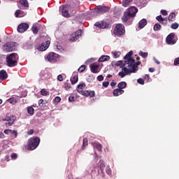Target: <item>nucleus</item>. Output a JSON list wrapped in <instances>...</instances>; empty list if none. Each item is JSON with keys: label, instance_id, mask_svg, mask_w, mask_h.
Here are the masks:
<instances>
[{"label": "nucleus", "instance_id": "f257e3e1", "mask_svg": "<svg viewBox=\"0 0 179 179\" xmlns=\"http://www.w3.org/2000/svg\"><path fill=\"white\" fill-rule=\"evenodd\" d=\"M134 52H129L124 57V67L122 69V71L118 73V76L120 78H125L127 75L130 73H135L138 71V66L141 65V62H135V60L132 59V55Z\"/></svg>", "mask_w": 179, "mask_h": 179}, {"label": "nucleus", "instance_id": "f03ea898", "mask_svg": "<svg viewBox=\"0 0 179 179\" xmlns=\"http://www.w3.org/2000/svg\"><path fill=\"white\" fill-rule=\"evenodd\" d=\"M138 13V8L135 6L129 8L125 12L122 17V22H127L130 17H135Z\"/></svg>", "mask_w": 179, "mask_h": 179}, {"label": "nucleus", "instance_id": "7ed1b4c3", "mask_svg": "<svg viewBox=\"0 0 179 179\" xmlns=\"http://www.w3.org/2000/svg\"><path fill=\"white\" fill-rule=\"evenodd\" d=\"M17 59L19 57L16 53H12L6 58L7 65L8 66H16L17 65Z\"/></svg>", "mask_w": 179, "mask_h": 179}, {"label": "nucleus", "instance_id": "20e7f679", "mask_svg": "<svg viewBox=\"0 0 179 179\" xmlns=\"http://www.w3.org/2000/svg\"><path fill=\"white\" fill-rule=\"evenodd\" d=\"M40 145V138L32 137L28 140V150H34Z\"/></svg>", "mask_w": 179, "mask_h": 179}, {"label": "nucleus", "instance_id": "39448f33", "mask_svg": "<svg viewBox=\"0 0 179 179\" xmlns=\"http://www.w3.org/2000/svg\"><path fill=\"white\" fill-rule=\"evenodd\" d=\"M16 43L15 42H8L3 45V50L6 52H10V51H15L16 50Z\"/></svg>", "mask_w": 179, "mask_h": 179}, {"label": "nucleus", "instance_id": "423d86ee", "mask_svg": "<svg viewBox=\"0 0 179 179\" xmlns=\"http://www.w3.org/2000/svg\"><path fill=\"white\" fill-rule=\"evenodd\" d=\"M125 33V29L122 24H117L114 29V34L116 36H122Z\"/></svg>", "mask_w": 179, "mask_h": 179}, {"label": "nucleus", "instance_id": "0eeeda50", "mask_svg": "<svg viewBox=\"0 0 179 179\" xmlns=\"http://www.w3.org/2000/svg\"><path fill=\"white\" fill-rule=\"evenodd\" d=\"M174 33H171L168 36L166 37V44L169 45H174L176 43H177V39H176Z\"/></svg>", "mask_w": 179, "mask_h": 179}, {"label": "nucleus", "instance_id": "6e6552de", "mask_svg": "<svg viewBox=\"0 0 179 179\" xmlns=\"http://www.w3.org/2000/svg\"><path fill=\"white\" fill-rule=\"evenodd\" d=\"M46 61L48 62H55L57 59H58V54L50 52L45 57Z\"/></svg>", "mask_w": 179, "mask_h": 179}, {"label": "nucleus", "instance_id": "1a4fd4ad", "mask_svg": "<svg viewBox=\"0 0 179 179\" xmlns=\"http://www.w3.org/2000/svg\"><path fill=\"white\" fill-rule=\"evenodd\" d=\"M108 7L98 6L95 8L94 12L96 15H101V13H106V12H108Z\"/></svg>", "mask_w": 179, "mask_h": 179}, {"label": "nucleus", "instance_id": "9d476101", "mask_svg": "<svg viewBox=\"0 0 179 179\" xmlns=\"http://www.w3.org/2000/svg\"><path fill=\"white\" fill-rule=\"evenodd\" d=\"M15 120H16L15 116H6L4 119H3V121H6V127H10L15 122Z\"/></svg>", "mask_w": 179, "mask_h": 179}, {"label": "nucleus", "instance_id": "9b49d317", "mask_svg": "<svg viewBox=\"0 0 179 179\" xmlns=\"http://www.w3.org/2000/svg\"><path fill=\"white\" fill-rule=\"evenodd\" d=\"M71 9V6L66 4L62 6V14L64 17H69L71 15L69 13V10Z\"/></svg>", "mask_w": 179, "mask_h": 179}, {"label": "nucleus", "instance_id": "f8f14e48", "mask_svg": "<svg viewBox=\"0 0 179 179\" xmlns=\"http://www.w3.org/2000/svg\"><path fill=\"white\" fill-rule=\"evenodd\" d=\"M80 36H82V31L80 29H78L74 34L71 35L70 41H76V40H78V38H79Z\"/></svg>", "mask_w": 179, "mask_h": 179}, {"label": "nucleus", "instance_id": "ddd939ff", "mask_svg": "<svg viewBox=\"0 0 179 179\" xmlns=\"http://www.w3.org/2000/svg\"><path fill=\"white\" fill-rule=\"evenodd\" d=\"M29 29V24L27 23H21L17 27L18 33H24Z\"/></svg>", "mask_w": 179, "mask_h": 179}, {"label": "nucleus", "instance_id": "4468645a", "mask_svg": "<svg viewBox=\"0 0 179 179\" xmlns=\"http://www.w3.org/2000/svg\"><path fill=\"white\" fill-rule=\"evenodd\" d=\"M50 41H47L45 43H43L38 48V51H45V50L50 47Z\"/></svg>", "mask_w": 179, "mask_h": 179}, {"label": "nucleus", "instance_id": "2eb2a0df", "mask_svg": "<svg viewBox=\"0 0 179 179\" xmlns=\"http://www.w3.org/2000/svg\"><path fill=\"white\" fill-rule=\"evenodd\" d=\"M99 64L94 63L90 65L91 71L93 73H99Z\"/></svg>", "mask_w": 179, "mask_h": 179}, {"label": "nucleus", "instance_id": "dca6fc26", "mask_svg": "<svg viewBox=\"0 0 179 179\" xmlns=\"http://www.w3.org/2000/svg\"><path fill=\"white\" fill-rule=\"evenodd\" d=\"M4 134L6 135H14V138L17 137V131L12 129H6L4 130Z\"/></svg>", "mask_w": 179, "mask_h": 179}, {"label": "nucleus", "instance_id": "f3484780", "mask_svg": "<svg viewBox=\"0 0 179 179\" xmlns=\"http://www.w3.org/2000/svg\"><path fill=\"white\" fill-rule=\"evenodd\" d=\"M15 17H23V16H26V13L21 10H17L15 13Z\"/></svg>", "mask_w": 179, "mask_h": 179}, {"label": "nucleus", "instance_id": "a211bd4d", "mask_svg": "<svg viewBox=\"0 0 179 179\" xmlns=\"http://www.w3.org/2000/svg\"><path fill=\"white\" fill-rule=\"evenodd\" d=\"M124 94V90L115 89L113 90V96L115 97L118 96H121V94Z\"/></svg>", "mask_w": 179, "mask_h": 179}, {"label": "nucleus", "instance_id": "6ab92c4d", "mask_svg": "<svg viewBox=\"0 0 179 179\" xmlns=\"http://www.w3.org/2000/svg\"><path fill=\"white\" fill-rule=\"evenodd\" d=\"M148 24V20L146 19L141 20L138 23V27L139 29H143L145 26Z\"/></svg>", "mask_w": 179, "mask_h": 179}, {"label": "nucleus", "instance_id": "aec40b11", "mask_svg": "<svg viewBox=\"0 0 179 179\" xmlns=\"http://www.w3.org/2000/svg\"><path fill=\"white\" fill-rule=\"evenodd\" d=\"M8 78V73L4 70L0 71V79L1 80H5Z\"/></svg>", "mask_w": 179, "mask_h": 179}, {"label": "nucleus", "instance_id": "412c9836", "mask_svg": "<svg viewBox=\"0 0 179 179\" xmlns=\"http://www.w3.org/2000/svg\"><path fill=\"white\" fill-rule=\"evenodd\" d=\"M17 5L18 8H20V5H22L24 8H29V2H27V0H20V4Z\"/></svg>", "mask_w": 179, "mask_h": 179}, {"label": "nucleus", "instance_id": "4be33fe9", "mask_svg": "<svg viewBox=\"0 0 179 179\" xmlns=\"http://www.w3.org/2000/svg\"><path fill=\"white\" fill-rule=\"evenodd\" d=\"M85 87H86V84L83 83L78 85L77 87V92H78L79 93H81L82 92H83V89H85Z\"/></svg>", "mask_w": 179, "mask_h": 179}, {"label": "nucleus", "instance_id": "5701e85b", "mask_svg": "<svg viewBox=\"0 0 179 179\" xmlns=\"http://www.w3.org/2000/svg\"><path fill=\"white\" fill-rule=\"evenodd\" d=\"M38 27H40V24H34L32 26L31 30L34 34H37V33H38Z\"/></svg>", "mask_w": 179, "mask_h": 179}, {"label": "nucleus", "instance_id": "b1692460", "mask_svg": "<svg viewBox=\"0 0 179 179\" xmlns=\"http://www.w3.org/2000/svg\"><path fill=\"white\" fill-rule=\"evenodd\" d=\"M156 19L157 20H158V22H160L161 23H162V24H166L167 23V20L163 18L162 15L157 16Z\"/></svg>", "mask_w": 179, "mask_h": 179}, {"label": "nucleus", "instance_id": "393cba45", "mask_svg": "<svg viewBox=\"0 0 179 179\" xmlns=\"http://www.w3.org/2000/svg\"><path fill=\"white\" fill-rule=\"evenodd\" d=\"M109 60H110V56H108V55H103V56H101L99 59V62H104L105 61H109Z\"/></svg>", "mask_w": 179, "mask_h": 179}, {"label": "nucleus", "instance_id": "a878e982", "mask_svg": "<svg viewBox=\"0 0 179 179\" xmlns=\"http://www.w3.org/2000/svg\"><path fill=\"white\" fill-rule=\"evenodd\" d=\"M117 87H118V89H120V90H122V89H125L127 87V83L124 81H122L118 83Z\"/></svg>", "mask_w": 179, "mask_h": 179}, {"label": "nucleus", "instance_id": "bb28decb", "mask_svg": "<svg viewBox=\"0 0 179 179\" xmlns=\"http://www.w3.org/2000/svg\"><path fill=\"white\" fill-rule=\"evenodd\" d=\"M169 22H174L176 20V13H171L168 17Z\"/></svg>", "mask_w": 179, "mask_h": 179}, {"label": "nucleus", "instance_id": "cd10ccee", "mask_svg": "<svg viewBox=\"0 0 179 179\" xmlns=\"http://www.w3.org/2000/svg\"><path fill=\"white\" fill-rule=\"evenodd\" d=\"M113 58H120L121 57V52L120 51H113L112 52Z\"/></svg>", "mask_w": 179, "mask_h": 179}, {"label": "nucleus", "instance_id": "c85d7f7f", "mask_svg": "<svg viewBox=\"0 0 179 179\" xmlns=\"http://www.w3.org/2000/svg\"><path fill=\"white\" fill-rule=\"evenodd\" d=\"M8 103L10 104H16L17 103V97H12L7 100Z\"/></svg>", "mask_w": 179, "mask_h": 179}, {"label": "nucleus", "instance_id": "c756f323", "mask_svg": "<svg viewBox=\"0 0 179 179\" xmlns=\"http://www.w3.org/2000/svg\"><path fill=\"white\" fill-rule=\"evenodd\" d=\"M133 0H123L122 1V6H124V8H127L129 3H131V2H132Z\"/></svg>", "mask_w": 179, "mask_h": 179}, {"label": "nucleus", "instance_id": "7c9ffc66", "mask_svg": "<svg viewBox=\"0 0 179 179\" xmlns=\"http://www.w3.org/2000/svg\"><path fill=\"white\" fill-rule=\"evenodd\" d=\"M27 113L29 114V115H33L34 114V108L31 106H28L27 107Z\"/></svg>", "mask_w": 179, "mask_h": 179}, {"label": "nucleus", "instance_id": "2f4dec72", "mask_svg": "<svg viewBox=\"0 0 179 179\" xmlns=\"http://www.w3.org/2000/svg\"><path fill=\"white\" fill-rule=\"evenodd\" d=\"M79 78H78V76H74L73 78H71V85H75Z\"/></svg>", "mask_w": 179, "mask_h": 179}, {"label": "nucleus", "instance_id": "473e14b6", "mask_svg": "<svg viewBox=\"0 0 179 179\" xmlns=\"http://www.w3.org/2000/svg\"><path fill=\"white\" fill-rule=\"evenodd\" d=\"M93 146H94V148H95V149H97V150H99V152H101V144H100L99 143H94Z\"/></svg>", "mask_w": 179, "mask_h": 179}, {"label": "nucleus", "instance_id": "72a5a7b5", "mask_svg": "<svg viewBox=\"0 0 179 179\" xmlns=\"http://www.w3.org/2000/svg\"><path fill=\"white\" fill-rule=\"evenodd\" d=\"M154 30H155V31L162 30V25H160V24H159V23L155 24L154 25Z\"/></svg>", "mask_w": 179, "mask_h": 179}, {"label": "nucleus", "instance_id": "f704fd0d", "mask_svg": "<svg viewBox=\"0 0 179 179\" xmlns=\"http://www.w3.org/2000/svg\"><path fill=\"white\" fill-rule=\"evenodd\" d=\"M99 167H100V170L101 171H104V161L103 160H100L99 161Z\"/></svg>", "mask_w": 179, "mask_h": 179}, {"label": "nucleus", "instance_id": "c9c22d12", "mask_svg": "<svg viewBox=\"0 0 179 179\" xmlns=\"http://www.w3.org/2000/svg\"><path fill=\"white\" fill-rule=\"evenodd\" d=\"M138 54L140 57H142V58H148V54L146 52L140 51Z\"/></svg>", "mask_w": 179, "mask_h": 179}, {"label": "nucleus", "instance_id": "e433bc0d", "mask_svg": "<svg viewBox=\"0 0 179 179\" xmlns=\"http://www.w3.org/2000/svg\"><path fill=\"white\" fill-rule=\"evenodd\" d=\"M41 94H42V96H48L50 93L48 91H47V90L43 89L41 90Z\"/></svg>", "mask_w": 179, "mask_h": 179}, {"label": "nucleus", "instance_id": "4c0bfd02", "mask_svg": "<svg viewBox=\"0 0 179 179\" xmlns=\"http://www.w3.org/2000/svg\"><path fill=\"white\" fill-rule=\"evenodd\" d=\"M116 66H120V68H122V66H124V68H125V64H124V62L122 61H117L116 62Z\"/></svg>", "mask_w": 179, "mask_h": 179}, {"label": "nucleus", "instance_id": "58836bf2", "mask_svg": "<svg viewBox=\"0 0 179 179\" xmlns=\"http://www.w3.org/2000/svg\"><path fill=\"white\" fill-rule=\"evenodd\" d=\"M179 27L178 23L174 22L171 25V29H173V30H177V28Z\"/></svg>", "mask_w": 179, "mask_h": 179}, {"label": "nucleus", "instance_id": "ea45409f", "mask_svg": "<svg viewBox=\"0 0 179 179\" xmlns=\"http://www.w3.org/2000/svg\"><path fill=\"white\" fill-rule=\"evenodd\" d=\"M94 26H96V27H99V29H104V24H103V23H100V22H96Z\"/></svg>", "mask_w": 179, "mask_h": 179}, {"label": "nucleus", "instance_id": "a19ab883", "mask_svg": "<svg viewBox=\"0 0 179 179\" xmlns=\"http://www.w3.org/2000/svg\"><path fill=\"white\" fill-rule=\"evenodd\" d=\"M80 94H82L83 96H86V97H88L89 91H87V90L82 91L81 92H80Z\"/></svg>", "mask_w": 179, "mask_h": 179}, {"label": "nucleus", "instance_id": "79ce46f5", "mask_svg": "<svg viewBox=\"0 0 179 179\" xmlns=\"http://www.w3.org/2000/svg\"><path fill=\"white\" fill-rule=\"evenodd\" d=\"M86 69V66L85 65H82L79 69H78V72H84V71Z\"/></svg>", "mask_w": 179, "mask_h": 179}, {"label": "nucleus", "instance_id": "37998d69", "mask_svg": "<svg viewBox=\"0 0 179 179\" xmlns=\"http://www.w3.org/2000/svg\"><path fill=\"white\" fill-rule=\"evenodd\" d=\"M106 174H108V176L111 175V169H110V166L106 167Z\"/></svg>", "mask_w": 179, "mask_h": 179}, {"label": "nucleus", "instance_id": "c03bdc74", "mask_svg": "<svg viewBox=\"0 0 179 179\" xmlns=\"http://www.w3.org/2000/svg\"><path fill=\"white\" fill-rule=\"evenodd\" d=\"M55 103H56L57 104H58V103H59V101H61V97L59 96H56L54 99Z\"/></svg>", "mask_w": 179, "mask_h": 179}, {"label": "nucleus", "instance_id": "a18cd8bd", "mask_svg": "<svg viewBox=\"0 0 179 179\" xmlns=\"http://www.w3.org/2000/svg\"><path fill=\"white\" fill-rule=\"evenodd\" d=\"M88 96H90V97H94L95 96L94 91H89Z\"/></svg>", "mask_w": 179, "mask_h": 179}, {"label": "nucleus", "instance_id": "49530a36", "mask_svg": "<svg viewBox=\"0 0 179 179\" xmlns=\"http://www.w3.org/2000/svg\"><path fill=\"white\" fill-rule=\"evenodd\" d=\"M137 82L138 83H139V85H145V81L142 78H138L137 80Z\"/></svg>", "mask_w": 179, "mask_h": 179}, {"label": "nucleus", "instance_id": "de8ad7c7", "mask_svg": "<svg viewBox=\"0 0 179 179\" xmlns=\"http://www.w3.org/2000/svg\"><path fill=\"white\" fill-rule=\"evenodd\" d=\"M97 80H99V82H102V80H104V77L100 75L97 77Z\"/></svg>", "mask_w": 179, "mask_h": 179}, {"label": "nucleus", "instance_id": "09e8293b", "mask_svg": "<svg viewBox=\"0 0 179 179\" xmlns=\"http://www.w3.org/2000/svg\"><path fill=\"white\" fill-rule=\"evenodd\" d=\"M103 87H108V85H110V83L108 81H105L103 83Z\"/></svg>", "mask_w": 179, "mask_h": 179}, {"label": "nucleus", "instance_id": "8fccbe9b", "mask_svg": "<svg viewBox=\"0 0 179 179\" xmlns=\"http://www.w3.org/2000/svg\"><path fill=\"white\" fill-rule=\"evenodd\" d=\"M83 148H85V146H87V138L83 139Z\"/></svg>", "mask_w": 179, "mask_h": 179}, {"label": "nucleus", "instance_id": "3c124183", "mask_svg": "<svg viewBox=\"0 0 179 179\" xmlns=\"http://www.w3.org/2000/svg\"><path fill=\"white\" fill-rule=\"evenodd\" d=\"M64 89L66 90H69L71 89V85L70 84H65L64 85Z\"/></svg>", "mask_w": 179, "mask_h": 179}, {"label": "nucleus", "instance_id": "603ef678", "mask_svg": "<svg viewBox=\"0 0 179 179\" xmlns=\"http://www.w3.org/2000/svg\"><path fill=\"white\" fill-rule=\"evenodd\" d=\"M161 13H162V15H163V16H167V15H168L167 10H162Z\"/></svg>", "mask_w": 179, "mask_h": 179}, {"label": "nucleus", "instance_id": "864d4df0", "mask_svg": "<svg viewBox=\"0 0 179 179\" xmlns=\"http://www.w3.org/2000/svg\"><path fill=\"white\" fill-rule=\"evenodd\" d=\"M94 62V58H91V59L87 60L85 62V64H90L91 62Z\"/></svg>", "mask_w": 179, "mask_h": 179}, {"label": "nucleus", "instance_id": "5fc2aeb1", "mask_svg": "<svg viewBox=\"0 0 179 179\" xmlns=\"http://www.w3.org/2000/svg\"><path fill=\"white\" fill-rule=\"evenodd\" d=\"M57 80H59V82H62L64 80V78H62V75H59L57 76Z\"/></svg>", "mask_w": 179, "mask_h": 179}, {"label": "nucleus", "instance_id": "6e6d98bb", "mask_svg": "<svg viewBox=\"0 0 179 179\" xmlns=\"http://www.w3.org/2000/svg\"><path fill=\"white\" fill-rule=\"evenodd\" d=\"M174 65H179V57L176 58L174 61Z\"/></svg>", "mask_w": 179, "mask_h": 179}, {"label": "nucleus", "instance_id": "4d7b16f0", "mask_svg": "<svg viewBox=\"0 0 179 179\" xmlns=\"http://www.w3.org/2000/svg\"><path fill=\"white\" fill-rule=\"evenodd\" d=\"M17 157V154H12L11 155V159H13V160H15V159H16Z\"/></svg>", "mask_w": 179, "mask_h": 179}, {"label": "nucleus", "instance_id": "13d9d810", "mask_svg": "<svg viewBox=\"0 0 179 179\" xmlns=\"http://www.w3.org/2000/svg\"><path fill=\"white\" fill-rule=\"evenodd\" d=\"M75 101V96H70L69 97V101Z\"/></svg>", "mask_w": 179, "mask_h": 179}, {"label": "nucleus", "instance_id": "bf43d9fd", "mask_svg": "<svg viewBox=\"0 0 179 179\" xmlns=\"http://www.w3.org/2000/svg\"><path fill=\"white\" fill-rule=\"evenodd\" d=\"M153 59L155 64H157V65H160V62H159V60H157V59H156V57H153Z\"/></svg>", "mask_w": 179, "mask_h": 179}, {"label": "nucleus", "instance_id": "052dcab7", "mask_svg": "<svg viewBox=\"0 0 179 179\" xmlns=\"http://www.w3.org/2000/svg\"><path fill=\"white\" fill-rule=\"evenodd\" d=\"M34 133V130L31 129L30 131H28V135H33Z\"/></svg>", "mask_w": 179, "mask_h": 179}, {"label": "nucleus", "instance_id": "680f3d73", "mask_svg": "<svg viewBox=\"0 0 179 179\" xmlns=\"http://www.w3.org/2000/svg\"><path fill=\"white\" fill-rule=\"evenodd\" d=\"M3 138H5V135L3 134V133L0 132V138L3 139Z\"/></svg>", "mask_w": 179, "mask_h": 179}, {"label": "nucleus", "instance_id": "e2e57ef3", "mask_svg": "<svg viewBox=\"0 0 179 179\" xmlns=\"http://www.w3.org/2000/svg\"><path fill=\"white\" fill-rule=\"evenodd\" d=\"M155 71V68H150L149 69V72H154Z\"/></svg>", "mask_w": 179, "mask_h": 179}, {"label": "nucleus", "instance_id": "0e129e2a", "mask_svg": "<svg viewBox=\"0 0 179 179\" xmlns=\"http://www.w3.org/2000/svg\"><path fill=\"white\" fill-rule=\"evenodd\" d=\"M115 85H117V84L115 83H114V82H112L110 83V86H112V87H114V86H115Z\"/></svg>", "mask_w": 179, "mask_h": 179}, {"label": "nucleus", "instance_id": "69168bd1", "mask_svg": "<svg viewBox=\"0 0 179 179\" xmlns=\"http://www.w3.org/2000/svg\"><path fill=\"white\" fill-rule=\"evenodd\" d=\"M107 78H113V75H111V74H108V76H107Z\"/></svg>", "mask_w": 179, "mask_h": 179}, {"label": "nucleus", "instance_id": "338daca9", "mask_svg": "<svg viewBox=\"0 0 179 179\" xmlns=\"http://www.w3.org/2000/svg\"><path fill=\"white\" fill-rule=\"evenodd\" d=\"M145 78H146L147 79H149V75H145Z\"/></svg>", "mask_w": 179, "mask_h": 179}, {"label": "nucleus", "instance_id": "774afa93", "mask_svg": "<svg viewBox=\"0 0 179 179\" xmlns=\"http://www.w3.org/2000/svg\"><path fill=\"white\" fill-rule=\"evenodd\" d=\"M39 103H43V99H40Z\"/></svg>", "mask_w": 179, "mask_h": 179}]
</instances>
